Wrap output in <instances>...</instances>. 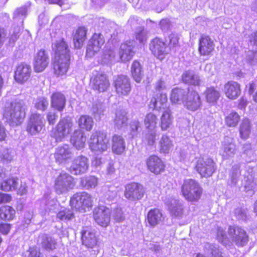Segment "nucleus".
Instances as JSON below:
<instances>
[{"label": "nucleus", "mask_w": 257, "mask_h": 257, "mask_svg": "<svg viewBox=\"0 0 257 257\" xmlns=\"http://www.w3.org/2000/svg\"><path fill=\"white\" fill-rule=\"evenodd\" d=\"M240 116L236 112H230L225 119L226 124L229 127H235L237 125Z\"/></svg>", "instance_id": "obj_51"}, {"label": "nucleus", "mask_w": 257, "mask_h": 257, "mask_svg": "<svg viewBox=\"0 0 257 257\" xmlns=\"http://www.w3.org/2000/svg\"><path fill=\"white\" fill-rule=\"evenodd\" d=\"M131 74L134 79L138 83L141 82L144 75L142 66L139 62L135 61L131 67Z\"/></svg>", "instance_id": "obj_41"}, {"label": "nucleus", "mask_w": 257, "mask_h": 257, "mask_svg": "<svg viewBox=\"0 0 257 257\" xmlns=\"http://www.w3.org/2000/svg\"><path fill=\"white\" fill-rule=\"evenodd\" d=\"M205 248L210 251L214 257H221L222 252L218 248L217 245L207 243L205 245Z\"/></svg>", "instance_id": "obj_57"}, {"label": "nucleus", "mask_w": 257, "mask_h": 257, "mask_svg": "<svg viewBox=\"0 0 257 257\" xmlns=\"http://www.w3.org/2000/svg\"><path fill=\"white\" fill-rule=\"evenodd\" d=\"M75 186L74 178L66 172L61 173L56 178L54 189L58 194H66Z\"/></svg>", "instance_id": "obj_4"}, {"label": "nucleus", "mask_w": 257, "mask_h": 257, "mask_svg": "<svg viewBox=\"0 0 257 257\" xmlns=\"http://www.w3.org/2000/svg\"><path fill=\"white\" fill-rule=\"evenodd\" d=\"M79 126L82 128L90 131L93 125V121L91 117L88 115H82L79 118L78 121Z\"/></svg>", "instance_id": "obj_48"}, {"label": "nucleus", "mask_w": 257, "mask_h": 257, "mask_svg": "<svg viewBox=\"0 0 257 257\" xmlns=\"http://www.w3.org/2000/svg\"><path fill=\"white\" fill-rule=\"evenodd\" d=\"M112 218L116 222H122L125 219L124 213L120 208H117L112 212Z\"/></svg>", "instance_id": "obj_56"}, {"label": "nucleus", "mask_w": 257, "mask_h": 257, "mask_svg": "<svg viewBox=\"0 0 257 257\" xmlns=\"http://www.w3.org/2000/svg\"><path fill=\"white\" fill-rule=\"evenodd\" d=\"M49 58L44 50H39L34 59V69L38 72H42L48 66Z\"/></svg>", "instance_id": "obj_23"}, {"label": "nucleus", "mask_w": 257, "mask_h": 257, "mask_svg": "<svg viewBox=\"0 0 257 257\" xmlns=\"http://www.w3.org/2000/svg\"><path fill=\"white\" fill-rule=\"evenodd\" d=\"M73 122L70 117L61 119L53 132V137L56 142H60L72 131Z\"/></svg>", "instance_id": "obj_7"}, {"label": "nucleus", "mask_w": 257, "mask_h": 257, "mask_svg": "<svg viewBox=\"0 0 257 257\" xmlns=\"http://www.w3.org/2000/svg\"><path fill=\"white\" fill-rule=\"evenodd\" d=\"M25 105L23 102H13L6 106L4 115L13 125L21 124L25 117Z\"/></svg>", "instance_id": "obj_2"}, {"label": "nucleus", "mask_w": 257, "mask_h": 257, "mask_svg": "<svg viewBox=\"0 0 257 257\" xmlns=\"http://www.w3.org/2000/svg\"><path fill=\"white\" fill-rule=\"evenodd\" d=\"M150 49L153 55L160 60L163 59L170 50L166 44L158 38H156L151 41Z\"/></svg>", "instance_id": "obj_13"}, {"label": "nucleus", "mask_w": 257, "mask_h": 257, "mask_svg": "<svg viewBox=\"0 0 257 257\" xmlns=\"http://www.w3.org/2000/svg\"><path fill=\"white\" fill-rule=\"evenodd\" d=\"M160 99H159L158 95L157 94L151 99L150 104V107L157 110L163 108V104H160Z\"/></svg>", "instance_id": "obj_61"}, {"label": "nucleus", "mask_w": 257, "mask_h": 257, "mask_svg": "<svg viewBox=\"0 0 257 257\" xmlns=\"http://www.w3.org/2000/svg\"><path fill=\"white\" fill-rule=\"evenodd\" d=\"M105 198L111 201L113 200L116 196L117 192L116 190L114 189V187L111 188V189L106 190L105 189Z\"/></svg>", "instance_id": "obj_62"}, {"label": "nucleus", "mask_w": 257, "mask_h": 257, "mask_svg": "<svg viewBox=\"0 0 257 257\" xmlns=\"http://www.w3.org/2000/svg\"><path fill=\"white\" fill-rule=\"evenodd\" d=\"M227 232L228 235L221 228H219L217 230L218 239L224 245L235 244L238 247H243L247 245L249 236L243 228L238 226H229Z\"/></svg>", "instance_id": "obj_1"}, {"label": "nucleus", "mask_w": 257, "mask_h": 257, "mask_svg": "<svg viewBox=\"0 0 257 257\" xmlns=\"http://www.w3.org/2000/svg\"><path fill=\"white\" fill-rule=\"evenodd\" d=\"M112 151L118 155L122 153L125 148V142L122 137L117 135H114L112 137Z\"/></svg>", "instance_id": "obj_36"}, {"label": "nucleus", "mask_w": 257, "mask_h": 257, "mask_svg": "<svg viewBox=\"0 0 257 257\" xmlns=\"http://www.w3.org/2000/svg\"><path fill=\"white\" fill-rule=\"evenodd\" d=\"M114 85L115 91L119 95H126L131 89L130 79L124 75L117 76L114 80Z\"/></svg>", "instance_id": "obj_16"}, {"label": "nucleus", "mask_w": 257, "mask_h": 257, "mask_svg": "<svg viewBox=\"0 0 257 257\" xmlns=\"http://www.w3.org/2000/svg\"><path fill=\"white\" fill-rule=\"evenodd\" d=\"M49 104L48 101L44 97L37 98L35 102V107L39 110L44 111Z\"/></svg>", "instance_id": "obj_55"}, {"label": "nucleus", "mask_w": 257, "mask_h": 257, "mask_svg": "<svg viewBox=\"0 0 257 257\" xmlns=\"http://www.w3.org/2000/svg\"><path fill=\"white\" fill-rule=\"evenodd\" d=\"M147 220L149 225L154 227L163 222L164 217L159 209L154 208L151 209L148 212Z\"/></svg>", "instance_id": "obj_27"}, {"label": "nucleus", "mask_w": 257, "mask_h": 257, "mask_svg": "<svg viewBox=\"0 0 257 257\" xmlns=\"http://www.w3.org/2000/svg\"><path fill=\"white\" fill-rule=\"evenodd\" d=\"M136 37L140 43H145L147 39L146 32L143 29L141 30L136 33Z\"/></svg>", "instance_id": "obj_63"}, {"label": "nucleus", "mask_w": 257, "mask_h": 257, "mask_svg": "<svg viewBox=\"0 0 257 257\" xmlns=\"http://www.w3.org/2000/svg\"><path fill=\"white\" fill-rule=\"evenodd\" d=\"M144 193V188L139 183L132 182L125 186L124 196L130 201H136L141 200L143 197Z\"/></svg>", "instance_id": "obj_8"}, {"label": "nucleus", "mask_w": 257, "mask_h": 257, "mask_svg": "<svg viewBox=\"0 0 257 257\" xmlns=\"http://www.w3.org/2000/svg\"><path fill=\"white\" fill-rule=\"evenodd\" d=\"M156 133L154 130L146 133L143 139V142L148 146H153L156 142Z\"/></svg>", "instance_id": "obj_52"}, {"label": "nucleus", "mask_w": 257, "mask_h": 257, "mask_svg": "<svg viewBox=\"0 0 257 257\" xmlns=\"http://www.w3.org/2000/svg\"><path fill=\"white\" fill-rule=\"evenodd\" d=\"M44 126L43 116L37 113H33L28 121L26 131L31 135H35L40 133Z\"/></svg>", "instance_id": "obj_11"}, {"label": "nucleus", "mask_w": 257, "mask_h": 257, "mask_svg": "<svg viewBox=\"0 0 257 257\" xmlns=\"http://www.w3.org/2000/svg\"><path fill=\"white\" fill-rule=\"evenodd\" d=\"M234 215L237 219L244 220L247 218V211L245 209L238 208L234 210Z\"/></svg>", "instance_id": "obj_59"}, {"label": "nucleus", "mask_w": 257, "mask_h": 257, "mask_svg": "<svg viewBox=\"0 0 257 257\" xmlns=\"http://www.w3.org/2000/svg\"><path fill=\"white\" fill-rule=\"evenodd\" d=\"M27 12V8L25 6L21 7L14 12V17L15 18L24 17L26 15Z\"/></svg>", "instance_id": "obj_64"}, {"label": "nucleus", "mask_w": 257, "mask_h": 257, "mask_svg": "<svg viewBox=\"0 0 257 257\" xmlns=\"http://www.w3.org/2000/svg\"><path fill=\"white\" fill-rule=\"evenodd\" d=\"M128 113L126 110L118 109L116 110L113 117V123L115 128L120 129L125 127L128 123Z\"/></svg>", "instance_id": "obj_26"}, {"label": "nucleus", "mask_w": 257, "mask_h": 257, "mask_svg": "<svg viewBox=\"0 0 257 257\" xmlns=\"http://www.w3.org/2000/svg\"><path fill=\"white\" fill-rule=\"evenodd\" d=\"M73 157L72 148L67 144L58 147L54 153L55 160L59 164L67 163L72 160Z\"/></svg>", "instance_id": "obj_10"}, {"label": "nucleus", "mask_w": 257, "mask_h": 257, "mask_svg": "<svg viewBox=\"0 0 257 257\" xmlns=\"http://www.w3.org/2000/svg\"><path fill=\"white\" fill-rule=\"evenodd\" d=\"M86 30L85 27H79L76 31L73 37L74 46L76 48L82 47L86 39Z\"/></svg>", "instance_id": "obj_38"}, {"label": "nucleus", "mask_w": 257, "mask_h": 257, "mask_svg": "<svg viewBox=\"0 0 257 257\" xmlns=\"http://www.w3.org/2000/svg\"><path fill=\"white\" fill-rule=\"evenodd\" d=\"M182 79L183 82L195 86L199 85L201 81L199 76L192 71L184 72L182 74Z\"/></svg>", "instance_id": "obj_37"}, {"label": "nucleus", "mask_w": 257, "mask_h": 257, "mask_svg": "<svg viewBox=\"0 0 257 257\" xmlns=\"http://www.w3.org/2000/svg\"><path fill=\"white\" fill-rule=\"evenodd\" d=\"M51 106L59 111L63 110L66 104V98L61 93L55 92L51 96Z\"/></svg>", "instance_id": "obj_34"}, {"label": "nucleus", "mask_w": 257, "mask_h": 257, "mask_svg": "<svg viewBox=\"0 0 257 257\" xmlns=\"http://www.w3.org/2000/svg\"><path fill=\"white\" fill-rule=\"evenodd\" d=\"M32 69L30 65L26 63L19 65L15 71V78L19 83H23L30 77Z\"/></svg>", "instance_id": "obj_22"}, {"label": "nucleus", "mask_w": 257, "mask_h": 257, "mask_svg": "<svg viewBox=\"0 0 257 257\" xmlns=\"http://www.w3.org/2000/svg\"><path fill=\"white\" fill-rule=\"evenodd\" d=\"M251 132L250 122L247 118H244L239 126V133L240 137L243 139H246L249 137Z\"/></svg>", "instance_id": "obj_47"}, {"label": "nucleus", "mask_w": 257, "mask_h": 257, "mask_svg": "<svg viewBox=\"0 0 257 257\" xmlns=\"http://www.w3.org/2000/svg\"><path fill=\"white\" fill-rule=\"evenodd\" d=\"M196 169L202 177L207 178L212 175L216 169V167L212 159L202 158L197 161Z\"/></svg>", "instance_id": "obj_9"}, {"label": "nucleus", "mask_w": 257, "mask_h": 257, "mask_svg": "<svg viewBox=\"0 0 257 257\" xmlns=\"http://www.w3.org/2000/svg\"><path fill=\"white\" fill-rule=\"evenodd\" d=\"M223 90L227 98L230 99H235L240 94V85L235 81H228L224 85Z\"/></svg>", "instance_id": "obj_25"}, {"label": "nucleus", "mask_w": 257, "mask_h": 257, "mask_svg": "<svg viewBox=\"0 0 257 257\" xmlns=\"http://www.w3.org/2000/svg\"><path fill=\"white\" fill-rule=\"evenodd\" d=\"M183 103L187 109L193 111L200 108L202 105L200 97L197 92L195 91L187 93Z\"/></svg>", "instance_id": "obj_19"}, {"label": "nucleus", "mask_w": 257, "mask_h": 257, "mask_svg": "<svg viewBox=\"0 0 257 257\" xmlns=\"http://www.w3.org/2000/svg\"><path fill=\"white\" fill-rule=\"evenodd\" d=\"M105 111L104 105L99 102H94L91 109V112L96 120H99L102 116L104 115Z\"/></svg>", "instance_id": "obj_45"}, {"label": "nucleus", "mask_w": 257, "mask_h": 257, "mask_svg": "<svg viewBox=\"0 0 257 257\" xmlns=\"http://www.w3.org/2000/svg\"><path fill=\"white\" fill-rule=\"evenodd\" d=\"M91 83L93 89L99 92L105 91L110 85L106 75L101 73H97L92 78Z\"/></svg>", "instance_id": "obj_20"}, {"label": "nucleus", "mask_w": 257, "mask_h": 257, "mask_svg": "<svg viewBox=\"0 0 257 257\" xmlns=\"http://www.w3.org/2000/svg\"><path fill=\"white\" fill-rule=\"evenodd\" d=\"M70 204L79 211L85 212L86 209L92 206V196L86 192L75 193L71 198Z\"/></svg>", "instance_id": "obj_5"}, {"label": "nucleus", "mask_w": 257, "mask_h": 257, "mask_svg": "<svg viewBox=\"0 0 257 257\" xmlns=\"http://www.w3.org/2000/svg\"><path fill=\"white\" fill-rule=\"evenodd\" d=\"M38 241L42 246L47 250H53L56 248L57 242L51 236L46 234H42L39 236Z\"/></svg>", "instance_id": "obj_40"}, {"label": "nucleus", "mask_w": 257, "mask_h": 257, "mask_svg": "<svg viewBox=\"0 0 257 257\" xmlns=\"http://www.w3.org/2000/svg\"><path fill=\"white\" fill-rule=\"evenodd\" d=\"M14 153L12 150H10L6 148H4L1 152V157L2 159L8 161H11L14 156Z\"/></svg>", "instance_id": "obj_58"}, {"label": "nucleus", "mask_w": 257, "mask_h": 257, "mask_svg": "<svg viewBox=\"0 0 257 257\" xmlns=\"http://www.w3.org/2000/svg\"><path fill=\"white\" fill-rule=\"evenodd\" d=\"M241 179L240 167L239 165H234L230 171L227 184L231 187H238V183Z\"/></svg>", "instance_id": "obj_31"}, {"label": "nucleus", "mask_w": 257, "mask_h": 257, "mask_svg": "<svg viewBox=\"0 0 257 257\" xmlns=\"http://www.w3.org/2000/svg\"><path fill=\"white\" fill-rule=\"evenodd\" d=\"M221 155L224 159H227L233 157L236 152V147L232 142V139L225 138L222 143Z\"/></svg>", "instance_id": "obj_33"}, {"label": "nucleus", "mask_w": 257, "mask_h": 257, "mask_svg": "<svg viewBox=\"0 0 257 257\" xmlns=\"http://www.w3.org/2000/svg\"><path fill=\"white\" fill-rule=\"evenodd\" d=\"M244 191L248 193V195H251L254 193V189L256 188V183L252 180L247 179L243 183Z\"/></svg>", "instance_id": "obj_54"}, {"label": "nucleus", "mask_w": 257, "mask_h": 257, "mask_svg": "<svg viewBox=\"0 0 257 257\" xmlns=\"http://www.w3.org/2000/svg\"><path fill=\"white\" fill-rule=\"evenodd\" d=\"M88 143L90 150L95 152L106 151L109 146V140L106 135L100 131L95 132L91 135Z\"/></svg>", "instance_id": "obj_6"}, {"label": "nucleus", "mask_w": 257, "mask_h": 257, "mask_svg": "<svg viewBox=\"0 0 257 257\" xmlns=\"http://www.w3.org/2000/svg\"><path fill=\"white\" fill-rule=\"evenodd\" d=\"M15 209L10 206H3L0 208V218L5 220H12L15 215Z\"/></svg>", "instance_id": "obj_46"}, {"label": "nucleus", "mask_w": 257, "mask_h": 257, "mask_svg": "<svg viewBox=\"0 0 257 257\" xmlns=\"http://www.w3.org/2000/svg\"><path fill=\"white\" fill-rule=\"evenodd\" d=\"M141 127L140 122L137 120H133L130 124L131 134L132 137L137 135L138 129Z\"/></svg>", "instance_id": "obj_60"}, {"label": "nucleus", "mask_w": 257, "mask_h": 257, "mask_svg": "<svg viewBox=\"0 0 257 257\" xmlns=\"http://www.w3.org/2000/svg\"><path fill=\"white\" fill-rule=\"evenodd\" d=\"M57 217L61 220H69L74 217V214L69 209H64L60 211L57 214Z\"/></svg>", "instance_id": "obj_53"}, {"label": "nucleus", "mask_w": 257, "mask_h": 257, "mask_svg": "<svg viewBox=\"0 0 257 257\" xmlns=\"http://www.w3.org/2000/svg\"><path fill=\"white\" fill-rule=\"evenodd\" d=\"M81 234L83 245L89 248H93L96 245L97 240L95 231L91 227H83L81 231Z\"/></svg>", "instance_id": "obj_18"}, {"label": "nucleus", "mask_w": 257, "mask_h": 257, "mask_svg": "<svg viewBox=\"0 0 257 257\" xmlns=\"http://www.w3.org/2000/svg\"><path fill=\"white\" fill-rule=\"evenodd\" d=\"M104 43V40L102 35L94 34L88 42L86 56L91 57L99 51L102 46Z\"/></svg>", "instance_id": "obj_15"}, {"label": "nucleus", "mask_w": 257, "mask_h": 257, "mask_svg": "<svg viewBox=\"0 0 257 257\" xmlns=\"http://www.w3.org/2000/svg\"><path fill=\"white\" fill-rule=\"evenodd\" d=\"M80 183L86 189L94 188L98 185V179L94 176H86L81 178Z\"/></svg>", "instance_id": "obj_44"}, {"label": "nucleus", "mask_w": 257, "mask_h": 257, "mask_svg": "<svg viewBox=\"0 0 257 257\" xmlns=\"http://www.w3.org/2000/svg\"><path fill=\"white\" fill-rule=\"evenodd\" d=\"M215 44L208 36L202 35L199 40L198 51L201 56H207L211 55L214 50Z\"/></svg>", "instance_id": "obj_17"}, {"label": "nucleus", "mask_w": 257, "mask_h": 257, "mask_svg": "<svg viewBox=\"0 0 257 257\" xmlns=\"http://www.w3.org/2000/svg\"><path fill=\"white\" fill-rule=\"evenodd\" d=\"M202 192L199 184L193 179L185 180L181 186L182 195L190 202L198 201L201 197Z\"/></svg>", "instance_id": "obj_3"}, {"label": "nucleus", "mask_w": 257, "mask_h": 257, "mask_svg": "<svg viewBox=\"0 0 257 257\" xmlns=\"http://www.w3.org/2000/svg\"><path fill=\"white\" fill-rule=\"evenodd\" d=\"M160 151L164 153H168L172 147V143L170 138L166 135H163L160 141Z\"/></svg>", "instance_id": "obj_50"}, {"label": "nucleus", "mask_w": 257, "mask_h": 257, "mask_svg": "<svg viewBox=\"0 0 257 257\" xmlns=\"http://www.w3.org/2000/svg\"><path fill=\"white\" fill-rule=\"evenodd\" d=\"M17 178L11 177L1 183L0 188L4 191L15 190L17 188L19 182Z\"/></svg>", "instance_id": "obj_43"}, {"label": "nucleus", "mask_w": 257, "mask_h": 257, "mask_svg": "<svg viewBox=\"0 0 257 257\" xmlns=\"http://www.w3.org/2000/svg\"><path fill=\"white\" fill-rule=\"evenodd\" d=\"M168 206V209L172 216L181 217L183 213L182 203L179 200L172 198L169 201L165 203Z\"/></svg>", "instance_id": "obj_30"}, {"label": "nucleus", "mask_w": 257, "mask_h": 257, "mask_svg": "<svg viewBox=\"0 0 257 257\" xmlns=\"http://www.w3.org/2000/svg\"><path fill=\"white\" fill-rule=\"evenodd\" d=\"M110 209L104 206H99L93 210V218L97 224L102 227L107 226L110 220Z\"/></svg>", "instance_id": "obj_12"}, {"label": "nucleus", "mask_w": 257, "mask_h": 257, "mask_svg": "<svg viewBox=\"0 0 257 257\" xmlns=\"http://www.w3.org/2000/svg\"><path fill=\"white\" fill-rule=\"evenodd\" d=\"M204 94L206 101L212 104L216 102L220 95L219 91L213 87H207Z\"/></svg>", "instance_id": "obj_42"}, {"label": "nucleus", "mask_w": 257, "mask_h": 257, "mask_svg": "<svg viewBox=\"0 0 257 257\" xmlns=\"http://www.w3.org/2000/svg\"><path fill=\"white\" fill-rule=\"evenodd\" d=\"M157 116L152 113H149L145 116L144 119V124L147 129L154 130L157 123Z\"/></svg>", "instance_id": "obj_49"}, {"label": "nucleus", "mask_w": 257, "mask_h": 257, "mask_svg": "<svg viewBox=\"0 0 257 257\" xmlns=\"http://www.w3.org/2000/svg\"><path fill=\"white\" fill-rule=\"evenodd\" d=\"M187 91L185 89L176 88L172 90L171 95V100L174 103H180L185 100L187 95Z\"/></svg>", "instance_id": "obj_39"}, {"label": "nucleus", "mask_w": 257, "mask_h": 257, "mask_svg": "<svg viewBox=\"0 0 257 257\" xmlns=\"http://www.w3.org/2000/svg\"><path fill=\"white\" fill-rule=\"evenodd\" d=\"M70 58H54L53 63L54 73L58 76L64 75L67 72Z\"/></svg>", "instance_id": "obj_24"}, {"label": "nucleus", "mask_w": 257, "mask_h": 257, "mask_svg": "<svg viewBox=\"0 0 257 257\" xmlns=\"http://www.w3.org/2000/svg\"><path fill=\"white\" fill-rule=\"evenodd\" d=\"M86 140L84 133L81 130H77L72 135L70 142L76 149L80 150L84 147Z\"/></svg>", "instance_id": "obj_32"}, {"label": "nucleus", "mask_w": 257, "mask_h": 257, "mask_svg": "<svg viewBox=\"0 0 257 257\" xmlns=\"http://www.w3.org/2000/svg\"><path fill=\"white\" fill-rule=\"evenodd\" d=\"M148 169L152 172L158 174L163 171L164 165L162 160L157 156H151L147 161Z\"/></svg>", "instance_id": "obj_28"}, {"label": "nucleus", "mask_w": 257, "mask_h": 257, "mask_svg": "<svg viewBox=\"0 0 257 257\" xmlns=\"http://www.w3.org/2000/svg\"><path fill=\"white\" fill-rule=\"evenodd\" d=\"M131 41L126 42L121 44L119 49V57L122 62L130 61L133 57L134 52L133 51L134 45Z\"/></svg>", "instance_id": "obj_29"}, {"label": "nucleus", "mask_w": 257, "mask_h": 257, "mask_svg": "<svg viewBox=\"0 0 257 257\" xmlns=\"http://www.w3.org/2000/svg\"><path fill=\"white\" fill-rule=\"evenodd\" d=\"M52 47L55 52L54 58H70L68 46L64 39L56 41L52 44Z\"/></svg>", "instance_id": "obj_21"}, {"label": "nucleus", "mask_w": 257, "mask_h": 257, "mask_svg": "<svg viewBox=\"0 0 257 257\" xmlns=\"http://www.w3.org/2000/svg\"><path fill=\"white\" fill-rule=\"evenodd\" d=\"M89 167L88 159L81 155L76 157L72 162L69 171L74 175H80L87 172Z\"/></svg>", "instance_id": "obj_14"}, {"label": "nucleus", "mask_w": 257, "mask_h": 257, "mask_svg": "<svg viewBox=\"0 0 257 257\" xmlns=\"http://www.w3.org/2000/svg\"><path fill=\"white\" fill-rule=\"evenodd\" d=\"M173 117L170 108H167L163 112L161 117L160 127L162 131L168 130L172 124Z\"/></svg>", "instance_id": "obj_35"}]
</instances>
